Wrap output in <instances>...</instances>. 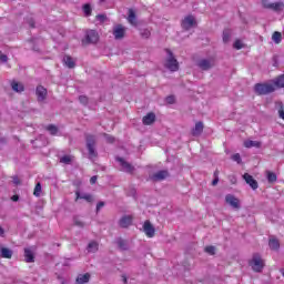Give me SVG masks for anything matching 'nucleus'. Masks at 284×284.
<instances>
[{
  "label": "nucleus",
  "mask_w": 284,
  "mask_h": 284,
  "mask_svg": "<svg viewBox=\"0 0 284 284\" xmlns=\"http://www.w3.org/2000/svg\"><path fill=\"white\" fill-rule=\"evenodd\" d=\"M254 92L257 97H265L276 92V88L274 87V82L271 80V82L256 83L254 85Z\"/></svg>",
  "instance_id": "1"
},
{
  "label": "nucleus",
  "mask_w": 284,
  "mask_h": 284,
  "mask_svg": "<svg viewBox=\"0 0 284 284\" xmlns=\"http://www.w3.org/2000/svg\"><path fill=\"white\" fill-rule=\"evenodd\" d=\"M168 58L164 62V68L166 70H170V72H179V60L174 57V53H172V50L166 49L165 50Z\"/></svg>",
  "instance_id": "2"
},
{
  "label": "nucleus",
  "mask_w": 284,
  "mask_h": 284,
  "mask_svg": "<svg viewBox=\"0 0 284 284\" xmlns=\"http://www.w3.org/2000/svg\"><path fill=\"white\" fill-rule=\"evenodd\" d=\"M87 141V149L89 152V159H97L99 156V153L97 152L95 145H97V138L93 134H87L85 135Z\"/></svg>",
  "instance_id": "3"
},
{
  "label": "nucleus",
  "mask_w": 284,
  "mask_h": 284,
  "mask_svg": "<svg viewBox=\"0 0 284 284\" xmlns=\"http://www.w3.org/2000/svg\"><path fill=\"white\" fill-rule=\"evenodd\" d=\"M248 264L254 272H263V268L265 267V262H263V258H261V255L258 253H255L253 255V258L250 261Z\"/></svg>",
  "instance_id": "4"
},
{
  "label": "nucleus",
  "mask_w": 284,
  "mask_h": 284,
  "mask_svg": "<svg viewBox=\"0 0 284 284\" xmlns=\"http://www.w3.org/2000/svg\"><path fill=\"white\" fill-rule=\"evenodd\" d=\"M83 45H88L90 43H99V32L97 30H87L85 39L82 40Z\"/></svg>",
  "instance_id": "5"
},
{
  "label": "nucleus",
  "mask_w": 284,
  "mask_h": 284,
  "mask_svg": "<svg viewBox=\"0 0 284 284\" xmlns=\"http://www.w3.org/2000/svg\"><path fill=\"white\" fill-rule=\"evenodd\" d=\"M263 8L266 10H273V12H283L284 3L283 2H270L267 0L262 1Z\"/></svg>",
  "instance_id": "6"
},
{
  "label": "nucleus",
  "mask_w": 284,
  "mask_h": 284,
  "mask_svg": "<svg viewBox=\"0 0 284 284\" xmlns=\"http://www.w3.org/2000/svg\"><path fill=\"white\" fill-rule=\"evenodd\" d=\"M214 65H216V60L214 58L201 59L197 62V68L203 71L212 70Z\"/></svg>",
  "instance_id": "7"
},
{
  "label": "nucleus",
  "mask_w": 284,
  "mask_h": 284,
  "mask_svg": "<svg viewBox=\"0 0 284 284\" xmlns=\"http://www.w3.org/2000/svg\"><path fill=\"white\" fill-rule=\"evenodd\" d=\"M225 203L234 207V210H241V201L233 194L225 195Z\"/></svg>",
  "instance_id": "8"
},
{
  "label": "nucleus",
  "mask_w": 284,
  "mask_h": 284,
  "mask_svg": "<svg viewBox=\"0 0 284 284\" xmlns=\"http://www.w3.org/2000/svg\"><path fill=\"white\" fill-rule=\"evenodd\" d=\"M168 176H170V172H168V170H162V171H158L156 173L152 174L150 176V179H151V181L156 183L159 181H165V179H168Z\"/></svg>",
  "instance_id": "9"
},
{
  "label": "nucleus",
  "mask_w": 284,
  "mask_h": 284,
  "mask_svg": "<svg viewBox=\"0 0 284 284\" xmlns=\"http://www.w3.org/2000/svg\"><path fill=\"white\" fill-rule=\"evenodd\" d=\"M194 26H196V19H194V16H186L182 20L183 30H191V28H194Z\"/></svg>",
  "instance_id": "10"
},
{
  "label": "nucleus",
  "mask_w": 284,
  "mask_h": 284,
  "mask_svg": "<svg viewBox=\"0 0 284 284\" xmlns=\"http://www.w3.org/2000/svg\"><path fill=\"white\" fill-rule=\"evenodd\" d=\"M243 180L252 190H258V181H256L250 173H244Z\"/></svg>",
  "instance_id": "11"
},
{
  "label": "nucleus",
  "mask_w": 284,
  "mask_h": 284,
  "mask_svg": "<svg viewBox=\"0 0 284 284\" xmlns=\"http://www.w3.org/2000/svg\"><path fill=\"white\" fill-rule=\"evenodd\" d=\"M113 37L116 41L123 39L125 37V27L123 24H116L113 28Z\"/></svg>",
  "instance_id": "12"
},
{
  "label": "nucleus",
  "mask_w": 284,
  "mask_h": 284,
  "mask_svg": "<svg viewBox=\"0 0 284 284\" xmlns=\"http://www.w3.org/2000/svg\"><path fill=\"white\" fill-rule=\"evenodd\" d=\"M143 230L148 239H154V234L156 233V231L154 230V226L152 225V223H150V220H146L144 222Z\"/></svg>",
  "instance_id": "13"
},
{
  "label": "nucleus",
  "mask_w": 284,
  "mask_h": 284,
  "mask_svg": "<svg viewBox=\"0 0 284 284\" xmlns=\"http://www.w3.org/2000/svg\"><path fill=\"white\" fill-rule=\"evenodd\" d=\"M36 94L38 101L41 103L48 99V89H45L43 85H38L36 89Z\"/></svg>",
  "instance_id": "14"
},
{
  "label": "nucleus",
  "mask_w": 284,
  "mask_h": 284,
  "mask_svg": "<svg viewBox=\"0 0 284 284\" xmlns=\"http://www.w3.org/2000/svg\"><path fill=\"white\" fill-rule=\"evenodd\" d=\"M116 161L120 162V165L124 170V172H128L129 174H132L134 172V166H132V164H130L129 162L124 161L123 158H116Z\"/></svg>",
  "instance_id": "15"
},
{
  "label": "nucleus",
  "mask_w": 284,
  "mask_h": 284,
  "mask_svg": "<svg viewBox=\"0 0 284 284\" xmlns=\"http://www.w3.org/2000/svg\"><path fill=\"white\" fill-rule=\"evenodd\" d=\"M132 221H134V217L132 215H124L119 221V225L120 227L125 229L132 225Z\"/></svg>",
  "instance_id": "16"
},
{
  "label": "nucleus",
  "mask_w": 284,
  "mask_h": 284,
  "mask_svg": "<svg viewBox=\"0 0 284 284\" xmlns=\"http://www.w3.org/2000/svg\"><path fill=\"white\" fill-rule=\"evenodd\" d=\"M204 128L205 126L203 125V122H196L195 126L191 131L192 136H201V134H203Z\"/></svg>",
  "instance_id": "17"
},
{
  "label": "nucleus",
  "mask_w": 284,
  "mask_h": 284,
  "mask_svg": "<svg viewBox=\"0 0 284 284\" xmlns=\"http://www.w3.org/2000/svg\"><path fill=\"white\" fill-rule=\"evenodd\" d=\"M156 121V114L150 112L146 115L143 116L142 123L143 125H152Z\"/></svg>",
  "instance_id": "18"
},
{
  "label": "nucleus",
  "mask_w": 284,
  "mask_h": 284,
  "mask_svg": "<svg viewBox=\"0 0 284 284\" xmlns=\"http://www.w3.org/2000/svg\"><path fill=\"white\" fill-rule=\"evenodd\" d=\"M275 90H281L284 88V74H281L272 80Z\"/></svg>",
  "instance_id": "19"
},
{
  "label": "nucleus",
  "mask_w": 284,
  "mask_h": 284,
  "mask_svg": "<svg viewBox=\"0 0 284 284\" xmlns=\"http://www.w3.org/2000/svg\"><path fill=\"white\" fill-rule=\"evenodd\" d=\"M11 89L13 92H24L26 87L21 82H17L16 80L11 81Z\"/></svg>",
  "instance_id": "20"
},
{
  "label": "nucleus",
  "mask_w": 284,
  "mask_h": 284,
  "mask_svg": "<svg viewBox=\"0 0 284 284\" xmlns=\"http://www.w3.org/2000/svg\"><path fill=\"white\" fill-rule=\"evenodd\" d=\"M268 247H270V250H274V251L280 250L281 242H278V240L276 237H270Z\"/></svg>",
  "instance_id": "21"
},
{
  "label": "nucleus",
  "mask_w": 284,
  "mask_h": 284,
  "mask_svg": "<svg viewBox=\"0 0 284 284\" xmlns=\"http://www.w3.org/2000/svg\"><path fill=\"white\" fill-rule=\"evenodd\" d=\"M26 263H34V253L30 248H24Z\"/></svg>",
  "instance_id": "22"
},
{
  "label": "nucleus",
  "mask_w": 284,
  "mask_h": 284,
  "mask_svg": "<svg viewBox=\"0 0 284 284\" xmlns=\"http://www.w3.org/2000/svg\"><path fill=\"white\" fill-rule=\"evenodd\" d=\"M79 199H83L87 201V203H92L94 201V197H92L91 194L81 195V193L78 191L75 192V201H79Z\"/></svg>",
  "instance_id": "23"
},
{
  "label": "nucleus",
  "mask_w": 284,
  "mask_h": 284,
  "mask_svg": "<svg viewBox=\"0 0 284 284\" xmlns=\"http://www.w3.org/2000/svg\"><path fill=\"white\" fill-rule=\"evenodd\" d=\"M128 22L131 26H136V12H134V9H129Z\"/></svg>",
  "instance_id": "24"
},
{
  "label": "nucleus",
  "mask_w": 284,
  "mask_h": 284,
  "mask_svg": "<svg viewBox=\"0 0 284 284\" xmlns=\"http://www.w3.org/2000/svg\"><path fill=\"white\" fill-rule=\"evenodd\" d=\"M63 63L67 65V68H70V69L77 65V63L74 62V59H72V57L70 55H64Z\"/></svg>",
  "instance_id": "25"
},
{
  "label": "nucleus",
  "mask_w": 284,
  "mask_h": 284,
  "mask_svg": "<svg viewBox=\"0 0 284 284\" xmlns=\"http://www.w3.org/2000/svg\"><path fill=\"white\" fill-rule=\"evenodd\" d=\"M0 252H1V258H12V250L2 246L0 248Z\"/></svg>",
  "instance_id": "26"
},
{
  "label": "nucleus",
  "mask_w": 284,
  "mask_h": 284,
  "mask_svg": "<svg viewBox=\"0 0 284 284\" xmlns=\"http://www.w3.org/2000/svg\"><path fill=\"white\" fill-rule=\"evenodd\" d=\"M244 148H261V142L258 141H252V140H246L244 141Z\"/></svg>",
  "instance_id": "27"
},
{
  "label": "nucleus",
  "mask_w": 284,
  "mask_h": 284,
  "mask_svg": "<svg viewBox=\"0 0 284 284\" xmlns=\"http://www.w3.org/2000/svg\"><path fill=\"white\" fill-rule=\"evenodd\" d=\"M272 41H274V43H276L278 45V43H281V41H283V34L278 31L273 32Z\"/></svg>",
  "instance_id": "28"
},
{
  "label": "nucleus",
  "mask_w": 284,
  "mask_h": 284,
  "mask_svg": "<svg viewBox=\"0 0 284 284\" xmlns=\"http://www.w3.org/2000/svg\"><path fill=\"white\" fill-rule=\"evenodd\" d=\"M88 252H99V243L95 242V241H91L89 244H88Z\"/></svg>",
  "instance_id": "29"
},
{
  "label": "nucleus",
  "mask_w": 284,
  "mask_h": 284,
  "mask_svg": "<svg viewBox=\"0 0 284 284\" xmlns=\"http://www.w3.org/2000/svg\"><path fill=\"white\" fill-rule=\"evenodd\" d=\"M45 130L50 132L52 136H57V132H59V128H57V125L54 124H49L48 126H45Z\"/></svg>",
  "instance_id": "30"
},
{
  "label": "nucleus",
  "mask_w": 284,
  "mask_h": 284,
  "mask_svg": "<svg viewBox=\"0 0 284 284\" xmlns=\"http://www.w3.org/2000/svg\"><path fill=\"white\" fill-rule=\"evenodd\" d=\"M266 179H267L268 183H276V181H277L276 173L267 171Z\"/></svg>",
  "instance_id": "31"
},
{
  "label": "nucleus",
  "mask_w": 284,
  "mask_h": 284,
  "mask_svg": "<svg viewBox=\"0 0 284 284\" xmlns=\"http://www.w3.org/2000/svg\"><path fill=\"white\" fill-rule=\"evenodd\" d=\"M275 105H276V108H278V116H280V119L284 120V105H283V102L277 101V102H275Z\"/></svg>",
  "instance_id": "32"
},
{
  "label": "nucleus",
  "mask_w": 284,
  "mask_h": 284,
  "mask_svg": "<svg viewBox=\"0 0 284 284\" xmlns=\"http://www.w3.org/2000/svg\"><path fill=\"white\" fill-rule=\"evenodd\" d=\"M82 10L85 17H92V7L89 3H85Z\"/></svg>",
  "instance_id": "33"
},
{
  "label": "nucleus",
  "mask_w": 284,
  "mask_h": 284,
  "mask_svg": "<svg viewBox=\"0 0 284 284\" xmlns=\"http://www.w3.org/2000/svg\"><path fill=\"white\" fill-rule=\"evenodd\" d=\"M41 192H42L41 184L40 182H38L33 190V196H37V197L41 196Z\"/></svg>",
  "instance_id": "34"
},
{
  "label": "nucleus",
  "mask_w": 284,
  "mask_h": 284,
  "mask_svg": "<svg viewBox=\"0 0 284 284\" xmlns=\"http://www.w3.org/2000/svg\"><path fill=\"white\" fill-rule=\"evenodd\" d=\"M230 37H232V32L230 31V29H225L223 31V42L227 43V41H230Z\"/></svg>",
  "instance_id": "35"
},
{
  "label": "nucleus",
  "mask_w": 284,
  "mask_h": 284,
  "mask_svg": "<svg viewBox=\"0 0 284 284\" xmlns=\"http://www.w3.org/2000/svg\"><path fill=\"white\" fill-rule=\"evenodd\" d=\"M60 163H64L65 165H70L72 163V156L70 155H63L60 159Z\"/></svg>",
  "instance_id": "36"
},
{
  "label": "nucleus",
  "mask_w": 284,
  "mask_h": 284,
  "mask_svg": "<svg viewBox=\"0 0 284 284\" xmlns=\"http://www.w3.org/2000/svg\"><path fill=\"white\" fill-rule=\"evenodd\" d=\"M204 252H206V254H210L211 256H214V254H216V247H214L213 245L205 246Z\"/></svg>",
  "instance_id": "37"
},
{
  "label": "nucleus",
  "mask_w": 284,
  "mask_h": 284,
  "mask_svg": "<svg viewBox=\"0 0 284 284\" xmlns=\"http://www.w3.org/2000/svg\"><path fill=\"white\" fill-rule=\"evenodd\" d=\"M233 48L235 50H243V42H241V40H236L233 44Z\"/></svg>",
  "instance_id": "38"
},
{
  "label": "nucleus",
  "mask_w": 284,
  "mask_h": 284,
  "mask_svg": "<svg viewBox=\"0 0 284 284\" xmlns=\"http://www.w3.org/2000/svg\"><path fill=\"white\" fill-rule=\"evenodd\" d=\"M118 246L120 247V250H125V247H126L125 241L123 239H119Z\"/></svg>",
  "instance_id": "39"
},
{
  "label": "nucleus",
  "mask_w": 284,
  "mask_h": 284,
  "mask_svg": "<svg viewBox=\"0 0 284 284\" xmlns=\"http://www.w3.org/2000/svg\"><path fill=\"white\" fill-rule=\"evenodd\" d=\"M103 136L105 138L108 143H114V141H115L114 136H112L110 134L104 133Z\"/></svg>",
  "instance_id": "40"
},
{
  "label": "nucleus",
  "mask_w": 284,
  "mask_h": 284,
  "mask_svg": "<svg viewBox=\"0 0 284 284\" xmlns=\"http://www.w3.org/2000/svg\"><path fill=\"white\" fill-rule=\"evenodd\" d=\"M79 101H80V103H82V105H88V97H85V95H80L79 97Z\"/></svg>",
  "instance_id": "41"
},
{
  "label": "nucleus",
  "mask_w": 284,
  "mask_h": 284,
  "mask_svg": "<svg viewBox=\"0 0 284 284\" xmlns=\"http://www.w3.org/2000/svg\"><path fill=\"white\" fill-rule=\"evenodd\" d=\"M232 160L235 161V163H241V154L235 153L232 155Z\"/></svg>",
  "instance_id": "42"
},
{
  "label": "nucleus",
  "mask_w": 284,
  "mask_h": 284,
  "mask_svg": "<svg viewBox=\"0 0 284 284\" xmlns=\"http://www.w3.org/2000/svg\"><path fill=\"white\" fill-rule=\"evenodd\" d=\"M98 21H100L101 23H105V19H108V17L105 14H98L97 16Z\"/></svg>",
  "instance_id": "43"
},
{
  "label": "nucleus",
  "mask_w": 284,
  "mask_h": 284,
  "mask_svg": "<svg viewBox=\"0 0 284 284\" xmlns=\"http://www.w3.org/2000/svg\"><path fill=\"white\" fill-rule=\"evenodd\" d=\"M150 34H151L150 30L148 29H144L143 32L141 33V36L144 37L145 39H149Z\"/></svg>",
  "instance_id": "44"
},
{
  "label": "nucleus",
  "mask_w": 284,
  "mask_h": 284,
  "mask_svg": "<svg viewBox=\"0 0 284 284\" xmlns=\"http://www.w3.org/2000/svg\"><path fill=\"white\" fill-rule=\"evenodd\" d=\"M174 95H169L166 97V103H169L170 105H172V103H174Z\"/></svg>",
  "instance_id": "45"
},
{
  "label": "nucleus",
  "mask_w": 284,
  "mask_h": 284,
  "mask_svg": "<svg viewBox=\"0 0 284 284\" xmlns=\"http://www.w3.org/2000/svg\"><path fill=\"white\" fill-rule=\"evenodd\" d=\"M0 61H2V63H6V62H8V55H6V54H0Z\"/></svg>",
  "instance_id": "46"
},
{
  "label": "nucleus",
  "mask_w": 284,
  "mask_h": 284,
  "mask_svg": "<svg viewBox=\"0 0 284 284\" xmlns=\"http://www.w3.org/2000/svg\"><path fill=\"white\" fill-rule=\"evenodd\" d=\"M105 206V202H99L97 204V212H99V210H101V207H104Z\"/></svg>",
  "instance_id": "47"
},
{
  "label": "nucleus",
  "mask_w": 284,
  "mask_h": 284,
  "mask_svg": "<svg viewBox=\"0 0 284 284\" xmlns=\"http://www.w3.org/2000/svg\"><path fill=\"white\" fill-rule=\"evenodd\" d=\"M97 175H93V176H91V179H90V183H91V185H94V183H97Z\"/></svg>",
  "instance_id": "48"
},
{
  "label": "nucleus",
  "mask_w": 284,
  "mask_h": 284,
  "mask_svg": "<svg viewBox=\"0 0 284 284\" xmlns=\"http://www.w3.org/2000/svg\"><path fill=\"white\" fill-rule=\"evenodd\" d=\"M0 236L3 239L6 236V230H3V226H0Z\"/></svg>",
  "instance_id": "49"
},
{
  "label": "nucleus",
  "mask_w": 284,
  "mask_h": 284,
  "mask_svg": "<svg viewBox=\"0 0 284 284\" xmlns=\"http://www.w3.org/2000/svg\"><path fill=\"white\" fill-rule=\"evenodd\" d=\"M13 183L16 185H20L21 184V181L19 180V178H13Z\"/></svg>",
  "instance_id": "50"
},
{
  "label": "nucleus",
  "mask_w": 284,
  "mask_h": 284,
  "mask_svg": "<svg viewBox=\"0 0 284 284\" xmlns=\"http://www.w3.org/2000/svg\"><path fill=\"white\" fill-rule=\"evenodd\" d=\"M212 185L213 186L219 185V178H214V180L212 181Z\"/></svg>",
  "instance_id": "51"
},
{
  "label": "nucleus",
  "mask_w": 284,
  "mask_h": 284,
  "mask_svg": "<svg viewBox=\"0 0 284 284\" xmlns=\"http://www.w3.org/2000/svg\"><path fill=\"white\" fill-rule=\"evenodd\" d=\"M28 23H29L30 28H34V20L33 19H30L28 21Z\"/></svg>",
  "instance_id": "52"
},
{
  "label": "nucleus",
  "mask_w": 284,
  "mask_h": 284,
  "mask_svg": "<svg viewBox=\"0 0 284 284\" xmlns=\"http://www.w3.org/2000/svg\"><path fill=\"white\" fill-rule=\"evenodd\" d=\"M75 225H78L79 227H83V222H81V221H75Z\"/></svg>",
  "instance_id": "53"
},
{
  "label": "nucleus",
  "mask_w": 284,
  "mask_h": 284,
  "mask_svg": "<svg viewBox=\"0 0 284 284\" xmlns=\"http://www.w3.org/2000/svg\"><path fill=\"white\" fill-rule=\"evenodd\" d=\"M214 179H219V170H215L213 173Z\"/></svg>",
  "instance_id": "54"
},
{
  "label": "nucleus",
  "mask_w": 284,
  "mask_h": 284,
  "mask_svg": "<svg viewBox=\"0 0 284 284\" xmlns=\"http://www.w3.org/2000/svg\"><path fill=\"white\" fill-rule=\"evenodd\" d=\"M11 199H12V201L17 202V201H19V195H13Z\"/></svg>",
  "instance_id": "55"
},
{
  "label": "nucleus",
  "mask_w": 284,
  "mask_h": 284,
  "mask_svg": "<svg viewBox=\"0 0 284 284\" xmlns=\"http://www.w3.org/2000/svg\"><path fill=\"white\" fill-rule=\"evenodd\" d=\"M122 281L124 284H128V277L125 275L122 276Z\"/></svg>",
  "instance_id": "56"
},
{
  "label": "nucleus",
  "mask_w": 284,
  "mask_h": 284,
  "mask_svg": "<svg viewBox=\"0 0 284 284\" xmlns=\"http://www.w3.org/2000/svg\"><path fill=\"white\" fill-rule=\"evenodd\" d=\"M62 284H65V282H62Z\"/></svg>",
  "instance_id": "57"
}]
</instances>
